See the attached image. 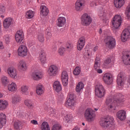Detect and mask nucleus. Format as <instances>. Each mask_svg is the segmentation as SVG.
I'll list each match as a JSON object with an SVG mask.
<instances>
[{"mask_svg": "<svg viewBox=\"0 0 130 130\" xmlns=\"http://www.w3.org/2000/svg\"><path fill=\"white\" fill-rule=\"evenodd\" d=\"M54 51H56V46H54V47L53 48Z\"/></svg>", "mask_w": 130, "mask_h": 130, "instance_id": "63", "label": "nucleus"}, {"mask_svg": "<svg viewBox=\"0 0 130 130\" xmlns=\"http://www.w3.org/2000/svg\"><path fill=\"white\" fill-rule=\"evenodd\" d=\"M53 90L56 92L61 91V84H60V82L58 81H55L53 84Z\"/></svg>", "mask_w": 130, "mask_h": 130, "instance_id": "28", "label": "nucleus"}, {"mask_svg": "<svg viewBox=\"0 0 130 130\" xmlns=\"http://www.w3.org/2000/svg\"><path fill=\"white\" fill-rule=\"evenodd\" d=\"M49 13V10L48 8L45 6H41L40 7V15L41 17H46Z\"/></svg>", "mask_w": 130, "mask_h": 130, "instance_id": "22", "label": "nucleus"}, {"mask_svg": "<svg viewBox=\"0 0 130 130\" xmlns=\"http://www.w3.org/2000/svg\"><path fill=\"white\" fill-rule=\"evenodd\" d=\"M31 77L35 81H39L43 77L41 72H34L31 75Z\"/></svg>", "mask_w": 130, "mask_h": 130, "instance_id": "26", "label": "nucleus"}, {"mask_svg": "<svg viewBox=\"0 0 130 130\" xmlns=\"http://www.w3.org/2000/svg\"><path fill=\"white\" fill-rule=\"evenodd\" d=\"M22 123L20 121H16L14 123V127L15 129H19L21 127Z\"/></svg>", "mask_w": 130, "mask_h": 130, "instance_id": "43", "label": "nucleus"}, {"mask_svg": "<svg viewBox=\"0 0 130 130\" xmlns=\"http://www.w3.org/2000/svg\"><path fill=\"white\" fill-rule=\"evenodd\" d=\"M122 60L126 66L130 64V52L128 51H123L122 52Z\"/></svg>", "mask_w": 130, "mask_h": 130, "instance_id": "10", "label": "nucleus"}, {"mask_svg": "<svg viewBox=\"0 0 130 130\" xmlns=\"http://www.w3.org/2000/svg\"><path fill=\"white\" fill-rule=\"evenodd\" d=\"M99 1L98 0H91L90 2V7L94 8V7H96V6H98L99 4Z\"/></svg>", "mask_w": 130, "mask_h": 130, "instance_id": "41", "label": "nucleus"}, {"mask_svg": "<svg viewBox=\"0 0 130 130\" xmlns=\"http://www.w3.org/2000/svg\"><path fill=\"white\" fill-rule=\"evenodd\" d=\"M99 33L100 34H101L102 33V29L101 28H100V29L99 30Z\"/></svg>", "mask_w": 130, "mask_h": 130, "instance_id": "62", "label": "nucleus"}, {"mask_svg": "<svg viewBox=\"0 0 130 130\" xmlns=\"http://www.w3.org/2000/svg\"><path fill=\"white\" fill-rule=\"evenodd\" d=\"M99 16L101 18L102 20H104V22L106 23V24L107 25L109 21L107 18V13L105 11H101L99 12Z\"/></svg>", "mask_w": 130, "mask_h": 130, "instance_id": "21", "label": "nucleus"}, {"mask_svg": "<svg viewBox=\"0 0 130 130\" xmlns=\"http://www.w3.org/2000/svg\"><path fill=\"white\" fill-rule=\"evenodd\" d=\"M81 23L83 26H89L92 23V18L88 14L84 13L81 16Z\"/></svg>", "mask_w": 130, "mask_h": 130, "instance_id": "7", "label": "nucleus"}, {"mask_svg": "<svg viewBox=\"0 0 130 130\" xmlns=\"http://www.w3.org/2000/svg\"><path fill=\"white\" fill-rule=\"evenodd\" d=\"M44 87L41 83L38 84L36 86V93L39 96H41L42 94L44 93Z\"/></svg>", "mask_w": 130, "mask_h": 130, "instance_id": "24", "label": "nucleus"}, {"mask_svg": "<svg viewBox=\"0 0 130 130\" xmlns=\"http://www.w3.org/2000/svg\"><path fill=\"white\" fill-rule=\"evenodd\" d=\"M24 39V32L21 29L17 31L15 34V40L18 43H22Z\"/></svg>", "mask_w": 130, "mask_h": 130, "instance_id": "13", "label": "nucleus"}, {"mask_svg": "<svg viewBox=\"0 0 130 130\" xmlns=\"http://www.w3.org/2000/svg\"><path fill=\"white\" fill-rule=\"evenodd\" d=\"M126 113L124 110H121L119 111L117 113V117L120 119V120H125L126 118Z\"/></svg>", "mask_w": 130, "mask_h": 130, "instance_id": "23", "label": "nucleus"}, {"mask_svg": "<svg viewBox=\"0 0 130 130\" xmlns=\"http://www.w3.org/2000/svg\"><path fill=\"white\" fill-rule=\"evenodd\" d=\"M38 40L40 42H43V41H44V36L43 34L40 33L38 35Z\"/></svg>", "mask_w": 130, "mask_h": 130, "instance_id": "46", "label": "nucleus"}, {"mask_svg": "<svg viewBox=\"0 0 130 130\" xmlns=\"http://www.w3.org/2000/svg\"><path fill=\"white\" fill-rule=\"evenodd\" d=\"M46 34H47V35H48V36H50V37L51 36V32H50V31H46Z\"/></svg>", "mask_w": 130, "mask_h": 130, "instance_id": "60", "label": "nucleus"}, {"mask_svg": "<svg viewBox=\"0 0 130 130\" xmlns=\"http://www.w3.org/2000/svg\"><path fill=\"white\" fill-rule=\"evenodd\" d=\"M41 130H50V126H49L48 122H43L41 125Z\"/></svg>", "mask_w": 130, "mask_h": 130, "instance_id": "34", "label": "nucleus"}, {"mask_svg": "<svg viewBox=\"0 0 130 130\" xmlns=\"http://www.w3.org/2000/svg\"><path fill=\"white\" fill-rule=\"evenodd\" d=\"M73 47H74V46L73 45V44H68L67 45V48L68 49H72V48H73Z\"/></svg>", "mask_w": 130, "mask_h": 130, "instance_id": "53", "label": "nucleus"}, {"mask_svg": "<svg viewBox=\"0 0 130 130\" xmlns=\"http://www.w3.org/2000/svg\"><path fill=\"white\" fill-rule=\"evenodd\" d=\"M95 95L99 99H102L105 96L106 91L102 84H98L95 88Z\"/></svg>", "mask_w": 130, "mask_h": 130, "instance_id": "3", "label": "nucleus"}, {"mask_svg": "<svg viewBox=\"0 0 130 130\" xmlns=\"http://www.w3.org/2000/svg\"><path fill=\"white\" fill-rule=\"evenodd\" d=\"M66 24V18L60 17L57 19V26L58 27H63Z\"/></svg>", "mask_w": 130, "mask_h": 130, "instance_id": "30", "label": "nucleus"}, {"mask_svg": "<svg viewBox=\"0 0 130 130\" xmlns=\"http://www.w3.org/2000/svg\"><path fill=\"white\" fill-rule=\"evenodd\" d=\"M85 37H82L79 39L77 45L78 50L81 51L82 49H83V48H84V46H85Z\"/></svg>", "mask_w": 130, "mask_h": 130, "instance_id": "19", "label": "nucleus"}, {"mask_svg": "<svg viewBox=\"0 0 130 130\" xmlns=\"http://www.w3.org/2000/svg\"><path fill=\"white\" fill-rule=\"evenodd\" d=\"M20 91L24 95H29V87L27 85L21 86Z\"/></svg>", "mask_w": 130, "mask_h": 130, "instance_id": "32", "label": "nucleus"}, {"mask_svg": "<svg viewBox=\"0 0 130 130\" xmlns=\"http://www.w3.org/2000/svg\"><path fill=\"white\" fill-rule=\"evenodd\" d=\"M84 57L86 58H90V53H89V51H87L84 53Z\"/></svg>", "mask_w": 130, "mask_h": 130, "instance_id": "52", "label": "nucleus"}, {"mask_svg": "<svg viewBox=\"0 0 130 130\" xmlns=\"http://www.w3.org/2000/svg\"><path fill=\"white\" fill-rule=\"evenodd\" d=\"M103 80L105 84L111 85V84H112V82H113L112 75L110 73H106L103 77Z\"/></svg>", "mask_w": 130, "mask_h": 130, "instance_id": "15", "label": "nucleus"}, {"mask_svg": "<svg viewBox=\"0 0 130 130\" xmlns=\"http://www.w3.org/2000/svg\"><path fill=\"white\" fill-rule=\"evenodd\" d=\"M64 98V95H63V94L60 93V95L58 96V99L59 100L61 101Z\"/></svg>", "mask_w": 130, "mask_h": 130, "instance_id": "55", "label": "nucleus"}, {"mask_svg": "<svg viewBox=\"0 0 130 130\" xmlns=\"http://www.w3.org/2000/svg\"><path fill=\"white\" fill-rule=\"evenodd\" d=\"M24 105L27 106L29 109H33L34 108V103L31 100H25L24 101Z\"/></svg>", "mask_w": 130, "mask_h": 130, "instance_id": "31", "label": "nucleus"}, {"mask_svg": "<svg viewBox=\"0 0 130 130\" xmlns=\"http://www.w3.org/2000/svg\"><path fill=\"white\" fill-rule=\"evenodd\" d=\"M9 106V102L7 100H0V110L3 111L7 109Z\"/></svg>", "mask_w": 130, "mask_h": 130, "instance_id": "27", "label": "nucleus"}, {"mask_svg": "<svg viewBox=\"0 0 130 130\" xmlns=\"http://www.w3.org/2000/svg\"><path fill=\"white\" fill-rule=\"evenodd\" d=\"M8 90L10 92H16L18 90L17 84L15 82L9 84L8 86Z\"/></svg>", "mask_w": 130, "mask_h": 130, "instance_id": "29", "label": "nucleus"}, {"mask_svg": "<svg viewBox=\"0 0 130 130\" xmlns=\"http://www.w3.org/2000/svg\"><path fill=\"white\" fill-rule=\"evenodd\" d=\"M76 103V101H75V96L73 93L69 94L68 95V99L67 101V105L69 106V107H73L75 106Z\"/></svg>", "mask_w": 130, "mask_h": 130, "instance_id": "14", "label": "nucleus"}, {"mask_svg": "<svg viewBox=\"0 0 130 130\" xmlns=\"http://www.w3.org/2000/svg\"><path fill=\"white\" fill-rule=\"evenodd\" d=\"M86 6V1L85 0H77L75 3V10L77 12H81L84 10Z\"/></svg>", "mask_w": 130, "mask_h": 130, "instance_id": "9", "label": "nucleus"}, {"mask_svg": "<svg viewBox=\"0 0 130 130\" xmlns=\"http://www.w3.org/2000/svg\"><path fill=\"white\" fill-rule=\"evenodd\" d=\"M84 85L83 82H79L76 87V92H77V93H80L81 91H82V90L84 89Z\"/></svg>", "mask_w": 130, "mask_h": 130, "instance_id": "36", "label": "nucleus"}, {"mask_svg": "<svg viewBox=\"0 0 130 130\" xmlns=\"http://www.w3.org/2000/svg\"><path fill=\"white\" fill-rule=\"evenodd\" d=\"M58 67L56 65H51L48 70V75L49 77H55L58 74Z\"/></svg>", "mask_w": 130, "mask_h": 130, "instance_id": "6", "label": "nucleus"}, {"mask_svg": "<svg viewBox=\"0 0 130 130\" xmlns=\"http://www.w3.org/2000/svg\"><path fill=\"white\" fill-rule=\"evenodd\" d=\"M110 62H111V57H108L105 60V63H106L107 64H109Z\"/></svg>", "mask_w": 130, "mask_h": 130, "instance_id": "51", "label": "nucleus"}, {"mask_svg": "<svg viewBox=\"0 0 130 130\" xmlns=\"http://www.w3.org/2000/svg\"><path fill=\"white\" fill-rule=\"evenodd\" d=\"M6 12V7L4 5H0V14H5Z\"/></svg>", "mask_w": 130, "mask_h": 130, "instance_id": "49", "label": "nucleus"}, {"mask_svg": "<svg viewBox=\"0 0 130 130\" xmlns=\"http://www.w3.org/2000/svg\"><path fill=\"white\" fill-rule=\"evenodd\" d=\"M30 123L35 124V125H37V124H38V121L36 120H32L30 121Z\"/></svg>", "mask_w": 130, "mask_h": 130, "instance_id": "54", "label": "nucleus"}, {"mask_svg": "<svg viewBox=\"0 0 130 130\" xmlns=\"http://www.w3.org/2000/svg\"><path fill=\"white\" fill-rule=\"evenodd\" d=\"M27 52H28V49L26 46L21 45L20 46L18 49V54L19 56H26L27 55Z\"/></svg>", "mask_w": 130, "mask_h": 130, "instance_id": "12", "label": "nucleus"}, {"mask_svg": "<svg viewBox=\"0 0 130 130\" xmlns=\"http://www.w3.org/2000/svg\"><path fill=\"white\" fill-rule=\"evenodd\" d=\"M73 130H80V129L78 127H75Z\"/></svg>", "mask_w": 130, "mask_h": 130, "instance_id": "61", "label": "nucleus"}, {"mask_svg": "<svg viewBox=\"0 0 130 130\" xmlns=\"http://www.w3.org/2000/svg\"><path fill=\"white\" fill-rule=\"evenodd\" d=\"M126 13L128 19H130V5L127 7V12Z\"/></svg>", "mask_w": 130, "mask_h": 130, "instance_id": "50", "label": "nucleus"}, {"mask_svg": "<svg viewBox=\"0 0 130 130\" xmlns=\"http://www.w3.org/2000/svg\"><path fill=\"white\" fill-rule=\"evenodd\" d=\"M121 101L117 99L114 98L113 100L111 98H107L106 101V105L110 111H113L116 109V106L118 105V103H120Z\"/></svg>", "mask_w": 130, "mask_h": 130, "instance_id": "2", "label": "nucleus"}, {"mask_svg": "<svg viewBox=\"0 0 130 130\" xmlns=\"http://www.w3.org/2000/svg\"><path fill=\"white\" fill-rule=\"evenodd\" d=\"M4 45H3V42H0V49H4Z\"/></svg>", "mask_w": 130, "mask_h": 130, "instance_id": "57", "label": "nucleus"}, {"mask_svg": "<svg viewBox=\"0 0 130 130\" xmlns=\"http://www.w3.org/2000/svg\"><path fill=\"white\" fill-rule=\"evenodd\" d=\"M61 126L58 124H55L53 125L52 127V130H61Z\"/></svg>", "mask_w": 130, "mask_h": 130, "instance_id": "48", "label": "nucleus"}, {"mask_svg": "<svg viewBox=\"0 0 130 130\" xmlns=\"http://www.w3.org/2000/svg\"><path fill=\"white\" fill-rule=\"evenodd\" d=\"M58 52L61 56H62L64 54V52H66V49L63 47H61L59 49Z\"/></svg>", "mask_w": 130, "mask_h": 130, "instance_id": "47", "label": "nucleus"}, {"mask_svg": "<svg viewBox=\"0 0 130 130\" xmlns=\"http://www.w3.org/2000/svg\"><path fill=\"white\" fill-rule=\"evenodd\" d=\"M4 124H5L3 123V122H2L0 120V128H2V127H3V126H4Z\"/></svg>", "mask_w": 130, "mask_h": 130, "instance_id": "59", "label": "nucleus"}, {"mask_svg": "<svg viewBox=\"0 0 130 130\" xmlns=\"http://www.w3.org/2000/svg\"><path fill=\"white\" fill-rule=\"evenodd\" d=\"M13 24V20L12 18L9 17L4 20L3 22V26L4 28L8 29L9 28L10 26Z\"/></svg>", "mask_w": 130, "mask_h": 130, "instance_id": "25", "label": "nucleus"}, {"mask_svg": "<svg viewBox=\"0 0 130 130\" xmlns=\"http://www.w3.org/2000/svg\"><path fill=\"white\" fill-rule=\"evenodd\" d=\"M3 93H2V92H0V99L3 98Z\"/></svg>", "mask_w": 130, "mask_h": 130, "instance_id": "64", "label": "nucleus"}, {"mask_svg": "<svg viewBox=\"0 0 130 130\" xmlns=\"http://www.w3.org/2000/svg\"><path fill=\"white\" fill-rule=\"evenodd\" d=\"M95 112L92 109H87L85 110V113H84V117L86 119H88V120H90V121H92V120H94V118H95Z\"/></svg>", "mask_w": 130, "mask_h": 130, "instance_id": "8", "label": "nucleus"}, {"mask_svg": "<svg viewBox=\"0 0 130 130\" xmlns=\"http://www.w3.org/2000/svg\"><path fill=\"white\" fill-rule=\"evenodd\" d=\"M124 0H115L114 5L116 8H121L124 5Z\"/></svg>", "mask_w": 130, "mask_h": 130, "instance_id": "33", "label": "nucleus"}, {"mask_svg": "<svg viewBox=\"0 0 130 130\" xmlns=\"http://www.w3.org/2000/svg\"><path fill=\"white\" fill-rule=\"evenodd\" d=\"M0 120L2 122V123L6 124V122H7V120H6V115L4 113L0 114Z\"/></svg>", "mask_w": 130, "mask_h": 130, "instance_id": "45", "label": "nucleus"}, {"mask_svg": "<svg viewBox=\"0 0 130 130\" xmlns=\"http://www.w3.org/2000/svg\"><path fill=\"white\" fill-rule=\"evenodd\" d=\"M21 101V97L18 95H14L12 96V102L13 104H17Z\"/></svg>", "mask_w": 130, "mask_h": 130, "instance_id": "35", "label": "nucleus"}, {"mask_svg": "<svg viewBox=\"0 0 130 130\" xmlns=\"http://www.w3.org/2000/svg\"><path fill=\"white\" fill-rule=\"evenodd\" d=\"M52 114H55V110H53V109H50V112Z\"/></svg>", "mask_w": 130, "mask_h": 130, "instance_id": "56", "label": "nucleus"}, {"mask_svg": "<svg viewBox=\"0 0 130 130\" xmlns=\"http://www.w3.org/2000/svg\"><path fill=\"white\" fill-rule=\"evenodd\" d=\"M101 62V61H100V58L96 57L94 62V68L98 74H102L103 73L102 70L99 69V68H100Z\"/></svg>", "mask_w": 130, "mask_h": 130, "instance_id": "18", "label": "nucleus"}, {"mask_svg": "<svg viewBox=\"0 0 130 130\" xmlns=\"http://www.w3.org/2000/svg\"><path fill=\"white\" fill-rule=\"evenodd\" d=\"M4 40L7 44H9V43H10V42H11V37H10V35H5L4 37Z\"/></svg>", "mask_w": 130, "mask_h": 130, "instance_id": "44", "label": "nucleus"}, {"mask_svg": "<svg viewBox=\"0 0 130 130\" xmlns=\"http://www.w3.org/2000/svg\"><path fill=\"white\" fill-rule=\"evenodd\" d=\"M34 11L28 10L25 14V17L27 19H32L34 17Z\"/></svg>", "mask_w": 130, "mask_h": 130, "instance_id": "37", "label": "nucleus"}, {"mask_svg": "<svg viewBox=\"0 0 130 130\" xmlns=\"http://www.w3.org/2000/svg\"><path fill=\"white\" fill-rule=\"evenodd\" d=\"M1 81L3 85H4V86H6L9 84V79H8V77L6 76H4L1 78Z\"/></svg>", "mask_w": 130, "mask_h": 130, "instance_id": "40", "label": "nucleus"}, {"mask_svg": "<svg viewBox=\"0 0 130 130\" xmlns=\"http://www.w3.org/2000/svg\"><path fill=\"white\" fill-rule=\"evenodd\" d=\"M61 78L63 85L64 86H68L69 81V75H68V72L66 71H63L61 73Z\"/></svg>", "mask_w": 130, "mask_h": 130, "instance_id": "16", "label": "nucleus"}, {"mask_svg": "<svg viewBox=\"0 0 130 130\" xmlns=\"http://www.w3.org/2000/svg\"><path fill=\"white\" fill-rule=\"evenodd\" d=\"M125 77H124V74L121 72L119 73L117 77V84L119 86H122L125 83Z\"/></svg>", "mask_w": 130, "mask_h": 130, "instance_id": "11", "label": "nucleus"}, {"mask_svg": "<svg viewBox=\"0 0 130 130\" xmlns=\"http://www.w3.org/2000/svg\"><path fill=\"white\" fill-rule=\"evenodd\" d=\"M17 67L19 70L21 72H26L27 71V63L24 60H20L19 61Z\"/></svg>", "mask_w": 130, "mask_h": 130, "instance_id": "20", "label": "nucleus"}, {"mask_svg": "<svg viewBox=\"0 0 130 130\" xmlns=\"http://www.w3.org/2000/svg\"><path fill=\"white\" fill-rule=\"evenodd\" d=\"M122 18L119 15H115L112 20V26L113 29H118L121 25Z\"/></svg>", "mask_w": 130, "mask_h": 130, "instance_id": "4", "label": "nucleus"}, {"mask_svg": "<svg viewBox=\"0 0 130 130\" xmlns=\"http://www.w3.org/2000/svg\"><path fill=\"white\" fill-rule=\"evenodd\" d=\"M63 121L66 122V123H68L69 121H70V120H72L73 119V116H72L70 114L66 115L63 118Z\"/></svg>", "mask_w": 130, "mask_h": 130, "instance_id": "38", "label": "nucleus"}, {"mask_svg": "<svg viewBox=\"0 0 130 130\" xmlns=\"http://www.w3.org/2000/svg\"><path fill=\"white\" fill-rule=\"evenodd\" d=\"M114 119L113 117H104L101 119L100 124L103 127H107L110 129L114 128Z\"/></svg>", "mask_w": 130, "mask_h": 130, "instance_id": "1", "label": "nucleus"}, {"mask_svg": "<svg viewBox=\"0 0 130 130\" xmlns=\"http://www.w3.org/2000/svg\"><path fill=\"white\" fill-rule=\"evenodd\" d=\"M106 47L109 49H112L115 46V39L112 36H107L105 39Z\"/></svg>", "mask_w": 130, "mask_h": 130, "instance_id": "5", "label": "nucleus"}, {"mask_svg": "<svg viewBox=\"0 0 130 130\" xmlns=\"http://www.w3.org/2000/svg\"><path fill=\"white\" fill-rule=\"evenodd\" d=\"M7 72L11 78H13V79H17V78H18V73L17 72V70L13 68H8Z\"/></svg>", "mask_w": 130, "mask_h": 130, "instance_id": "17", "label": "nucleus"}, {"mask_svg": "<svg viewBox=\"0 0 130 130\" xmlns=\"http://www.w3.org/2000/svg\"><path fill=\"white\" fill-rule=\"evenodd\" d=\"M80 74H81V68L77 67L73 71V74L75 76H79Z\"/></svg>", "mask_w": 130, "mask_h": 130, "instance_id": "42", "label": "nucleus"}, {"mask_svg": "<svg viewBox=\"0 0 130 130\" xmlns=\"http://www.w3.org/2000/svg\"><path fill=\"white\" fill-rule=\"evenodd\" d=\"M93 51L95 52V51H97L98 50V46H95L93 49Z\"/></svg>", "mask_w": 130, "mask_h": 130, "instance_id": "58", "label": "nucleus"}, {"mask_svg": "<svg viewBox=\"0 0 130 130\" xmlns=\"http://www.w3.org/2000/svg\"><path fill=\"white\" fill-rule=\"evenodd\" d=\"M40 59L42 63H46V57L45 55L43 53H41L40 55Z\"/></svg>", "mask_w": 130, "mask_h": 130, "instance_id": "39", "label": "nucleus"}]
</instances>
